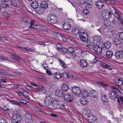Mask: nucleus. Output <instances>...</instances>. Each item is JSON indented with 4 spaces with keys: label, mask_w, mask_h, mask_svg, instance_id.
<instances>
[{
    "label": "nucleus",
    "mask_w": 123,
    "mask_h": 123,
    "mask_svg": "<svg viewBox=\"0 0 123 123\" xmlns=\"http://www.w3.org/2000/svg\"><path fill=\"white\" fill-rule=\"evenodd\" d=\"M122 12L118 10H116L115 12V16L117 21L119 22L121 26H123V18L121 15Z\"/></svg>",
    "instance_id": "nucleus-1"
},
{
    "label": "nucleus",
    "mask_w": 123,
    "mask_h": 123,
    "mask_svg": "<svg viewBox=\"0 0 123 123\" xmlns=\"http://www.w3.org/2000/svg\"><path fill=\"white\" fill-rule=\"evenodd\" d=\"M114 89H112V90L109 91L108 93V96L111 99H114L117 98L118 102L120 103V101L117 96V92L114 90H113Z\"/></svg>",
    "instance_id": "nucleus-2"
},
{
    "label": "nucleus",
    "mask_w": 123,
    "mask_h": 123,
    "mask_svg": "<svg viewBox=\"0 0 123 123\" xmlns=\"http://www.w3.org/2000/svg\"><path fill=\"white\" fill-rule=\"evenodd\" d=\"M11 4L15 7L22 8L23 5V3L21 1L18 0H13L10 2Z\"/></svg>",
    "instance_id": "nucleus-3"
},
{
    "label": "nucleus",
    "mask_w": 123,
    "mask_h": 123,
    "mask_svg": "<svg viewBox=\"0 0 123 123\" xmlns=\"http://www.w3.org/2000/svg\"><path fill=\"white\" fill-rule=\"evenodd\" d=\"M13 122L14 123H18L21 119V116L18 113H14L12 117Z\"/></svg>",
    "instance_id": "nucleus-4"
},
{
    "label": "nucleus",
    "mask_w": 123,
    "mask_h": 123,
    "mask_svg": "<svg viewBox=\"0 0 123 123\" xmlns=\"http://www.w3.org/2000/svg\"><path fill=\"white\" fill-rule=\"evenodd\" d=\"M91 51L98 54H101L102 52L101 48L97 44L94 46Z\"/></svg>",
    "instance_id": "nucleus-5"
},
{
    "label": "nucleus",
    "mask_w": 123,
    "mask_h": 123,
    "mask_svg": "<svg viewBox=\"0 0 123 123\" xmlns=\"http://www.w3.org/2000/svg\"><path fill=\"white\" fill-rule=\"evenodd\" d=\"M47 20L51 24H53L57 22V20L56 16L54 15L48 16V17Z\"/></svg>",
    "instance_id": "nucleus-6"
},
{
    "label": "nucleus",
    "mask_w": 123,
    "mask_h": 123,
    "mask_svg": "<svg viewBox=\"0 0 123 123\" xmlns=\"http://www.w3.org/2000/svg\"><path fill=\"white\" fill-rule=\"evenodd\" d=\"M53 100L52 97H46L44 101V103L46 106L51 105L53 104Z\"/></svg>",
    "instance_id": "nucleus-7"
},
{
    "label": "nucleus",
    "mask_w": 123,
    "mask_h": 123,
    "mask_svg": "<svg viewBox=\"0 0 123 123\" xmlns=\"http://www.w3.org/2000/svg\"><path fill=\"white\" fill-rule=\"evenodd\" d=\"M114 56L117 59H121L123 58V51L117 50L115 52Z\"/></svg>",
    "instance_id": "nucleus-8"
},
{
    "label": "nucleus",
    "mask_w": 123,
    "mask_h": 123,
    "mask_svg": "<svg viewBox=\"0 0 123 123\" xmlns=\"http://www.w3.org/2000/svg\"><path fill=\"white\" fill-rule=\"evenodd\" d=\"M87 48L91 51L93 48L94 45V42L91 40H88L86 43Z\"/></svg>",
    "instance_id": "nucleus-9"
},
{
    "label": "nucleus",
    "mask_w": 123,
    "mask_h": 123,
    "mask_svg": "<svg viewBox=\"0 0 123 123\" xmlns=\"http://www.w3.org/2000/svg\"><path fill=\"white\" fill-rule=\"evenodd\" d=\"M96 117L92 114L89 115L87 117V119L89 122L91 123L95 122L96 121Z\"/></svg>",
    "instance_id": "nucleus-10"
},
{
    "label": "nucleus",
    "mask_w": 123,
    "mask_h": 123,
    "mask_svg": "<svg viewBox=\"0 0 123 123\" xmlns=\"http://www.w3.org/2000/svg\"><path fill=\"white\" fill-rule=\"evenodd\" d=\"M25 118L27 123H31L33 121L31 115L30 114H26L25 115Z\"/></svg>",
    "instance_id": "nucleus-11"
},
{
    "label": "nucleus",
    "mask_w": 123,
    "mask_h": 123,
    "mask_svg": "<svg viewBox=\"0 0 123 123\" xmlns=\"http://www.w3.org/2000/svg\"><path fill=\"white\" fill-rule=\"evenodd\" d=\"M72 90L75 94L77 95H80L81 93L80 90L77 87H73L72 88Z\"/></svg>",
    "instance_id": "nucleus-12"
},
{
    "label": "nucleus",
    "mask_w": 123,
    "mask_h": 123,
    "mask_svg": "<svg viewBox=\"0 0 123 123\" xmlns=\"http://www.w3.org/2000/svg\"><path fill=\"white\" fill-rule=\"evenodd\" d=\"M90 96L94 98H97L98 96V93L94 90L91 91L90 93Z\"/></svg>",
    "instance_id": "nucleus-13"
},
{
    "label": "nucleus",
    "mask_w": 123,
    "mask_h": 123,
    "mask_svg": "<svg viewBox=\"0 0 123 123\" xmlns=\"http://www.w3.org/2000/svg\"><path fill=\"white\" fill-rule=\"evenodd\" d=\"M104 4L103 1L100 0H98L96 4L97 7L99 9L102 8L103 7Z\"/></svg>",
    "instance_id": "nucleus-14"
},
{
    "label": "nucleus",
    "mask_w": 123,
    "mask_h": 123,
    "mask_svg": "<svg viewBox=\"0 0 123 123\" xmlns=\"http://www.w3.org/2000/svg\"><path fill=\"white\" fill-rule=\"evenodd\" d=\"M70 53L71 57L72 58H75L76 56L75 53L74 52V49L71 47H70Z\"/></svg>",
    "instance_id": "nucleus-15"
},
{
    "label": "nucleus",
    "mask_w": 123,
    "mask_h": 123,
    "mask_svg": "<svg viewBox=\"0 0 123 123\" xmlns=\"http://www.w3.org/2000/svg\"><path fill=\"white\" fill-rule=\"evenodd\" d=\"M55 94L57 97H62L64 93L61 90L58 89L55 91Z\"/></svg>",
    "instance_id": "nucleus-16"
},
{
    "label": "nucleus",
    "mask_w": 123,
    "mask_h": 123,
    "mask_svg": "<svg viewBox=\"0 0 123 123\" xmlns=\"http://www.w3.org/2000/svg\"><path fill=\"white\" fill-rule=\"evenodd\" d=\"M80 65L83 67H86L88 65L86 60L84 59H81L80 61Z\"/></svg>",
    "instance_id": "nucleus-17"
},
{
    "label": "nucleus",
    "mask_w": 123,
    "mask_h": 123,
    "mask_svg": "<svg viewBox=\"0 0 123 123\" xmlns=\"http://www.w3.org/2000/svg\"><path fill=\"white\" fill-rule=\"evenodd\" d=\"M80 103L83 105H86L88 102V100L86 98L82 97L80 99Z\"/></svg>",
    "instance_id": "nucleus-18"
},
{
    "label": "nucleus",
    "mask_w": 123,
    "mask_h": 123,
    "mask_svg": "<svg viewBox=\"0 0 123 123\" xmlns=\"http://www.w3.org/2000/svg\"><path fill=\"white\" fill-rule=\"evenodd\" d=\"M31 6L34 9H37L38 6V3L37 1L33 2L31 4Z\"/></svg>",
    "instance_id": "nucleus-19"
},
{
    "label": "nucleus",
    "mask_w": 123,
    "mask_h": 123,
    "mask_svg": "<svg viewBox=\"0 0 123 123\" xmlns=\"http://www.w3.org/2000/svg\"><path fill=\"white\" fill-rule=\"evenodd\" d=\"M101 65L104 68L110 70H111L112 69V67L111 66L107 65L105 63H101Z\"/></svg>",
    "instance_id": "nucleus-20"
},
{
    "label": "nucleus",
    "mask_w": 123,
    "mask_h": 123,
    "mask_svg": "<svg viewBox=\"0 0 123 123\" xmlns=\"http://www.w3.org/2000/svg\"><path fill=\"white\" fill-rule=\"evenodd\" d=\"M40 6L43 9H46L48 7V3L45 1H42L41 3Z\"/></svg>",
    "instance_id": "nucleus-21"
},
{
    "label": "nucleus",
    "mask_w": 123,
    "mask_h": 123,
    "mask_svg": "<svg viewBox=\"0 0 123 123\" xmlns=\"http://www.w3.org/2000/svg\"><path fill=\"white\" fill-rule=\"evenodd\" d=\"M51 105L52 106V109H54L56 108H58L60 104L59 103L57 102V100H55V101L54 102V103L53 104H52Z\"/></svg>",
    "instance_id": "nucleus-22"
},
{
    "label": "nucleus",
    "mask_w": 123,
    "mask_h": 123,
    "mask_svg": "<svg viewBox=\"0 0 123 123\" xmlns=\"http://www.w3.org/2000/svg\"><path fill=\"white\" fill-rule=\"evenodd\" d=\"M81 94L84 98H86L89 95L88 92L85 90H82V91L81 92V93L80 94V95Z\"/></svg>",
    "instance_id": "nucleus-23"
},
{
    "label": "nucleus",
    "mask_w": 123,
    "mask_h": 123,
    "mask_svg": "<svg viewBox=\"0 0 123 123\" xmlns=\"http://www.w3.org/2000/svg\"><path fill=\"white\" fill-rule=\"evenodd\" d=\"M111 88L112 89H114L113 90H114V91L116 92L119 91L122 94H123V91L120 88L118 89L115 86H111Z\"/></svg>",
    "instance_id": "nucleus-24"
},
{
    "label": "nucleus",
    "mask_w": 123,
    "mask_h": 123,
    "mask_svg": "<svg viewBox=\"0 0 123 123\" xmlns=\"http://www.w3.org/2000/svg\"><path fill=\"white\" fill-rule=\"evenodd\" d=\"M101 40V37L99 36H98L95 37L93 38L94 42L96 43H99Z\"/></svg>",
    "instance_id": "nucleus-25"
},
{
    "label": "nucleus",
    "mask_w": 123,
    "mask_h": 123,
    "mask_svg": "<svg viewBox=\"0 0 123 123\" xmlns=\"http://www.w3.org/2000/svg\"><path fill=\"white\" fill-rule=\"evenodd\" d=\"M113 55V52L111 51L108 50L106 52V55L109 58H110L112 57Z\"/></svg>",
    "instance_id": "nucleus-26"
},
{
    "label": "nucleus",
    "mask_w": 123,
    "mask_h": 123,
    "mask_svg": "<svg viewBox=\"0 0 123 123\" xmlns=\"http://www.w3.org/2000/svg\"><path fill=\"white\" fill-rule=\"evenodd\" d=\"M69 86L66 84H63L62 86V89L64 91L66 92L69 89Z\"/></svg>",
    "instance_id": "nucleus-27"
},
{
    "label": "nucleus",
    "mask_w": 123,
    "mask_h": 123,
    "mask_svg": "<svg viewBox=\"0 0 123 123\" xmlns=\"http://www.w3.org/2000/svg\"><path fill=\"white\" fill-rule=\"evenodd\" d=\"M104 24L105 26L108 27V26H110L111 25V22L109 20H107V19H106L105 20Z\"/></svg>",
    "instance_id": "nucleus-28"
},
{
    "label": "nucleus",
    "mask_w": 123,
    "mask_h": 123,
    "mask_svg": "<svg viewBox=\"0 0 123 123\" xmlns=\"http://www.w3.org/2000/svg\"><path fill=\"white\" fill-rule=\"evenodd\" d=\"M92 1L91 0H88L86 1V4L87 5L86 7H88L89 9L91 7V5L92 4Z\"/></svg>",
    "instance_id": "nucleus-29"
},
{
    "label": "nucleus",
    "mask_w": 123,
    "mask_h": 123,
    "mask_svg": "<svg viewBox=\"0 0 123 123\" xmlns=\"http://www.w3.org/2000/svg\"><path fill=\"white\" fill-rule=\"evenodd\" d=\"M72 32V33L74 35H76L79 33L80 32L78 29L77 28H73Z\"/></svg>",
    "instance_id": "nucleus-30"
},
{
    "label": "nucleus",
    "mask_w": 123,
    "mask_h": 123,
    "mask_svg": "<svg viewBox=\"0 0 123 123\" xmlns=\"http://www.w3.org/2000/svg\"><path fill=\"white\" fill-rule=\"evenodd\" d=\"M111 43L109 42H107L104 43V46L105 47L106 49L110 48L111 46Z\"/></svg>",
    "instance_id": "nucleus-31"
},
{
    "label": "nucleus",
    "mask_w": 123,
    "mask_h": 123,
    "mask_svg": "<svg viewBox=\"0 0 123 123\" xmlns=\"http://www.w3.org/2000/svg\"><path fill=\"white\" fill-rule=\"evenodd\" d=\"M69 24L68 22L65 23L63 25V28L65 30H68L69 27Z\"/></svg>",
    "instance_id": "nucleus-32"
},
{
    "label": "nucleus",
    "mask_w": 123,
    "mask_h": 123,
    "mask_svg": "<svg viewBox=\"0 0 123 123\" xmlns=\"http://www.w3.org/2000/svg\"><path fill=\"white\" fill-rule=\"evenodd\" d=\"M101 98L102 100L104 102H107L108 100V98L106 95L104 94L102 96Z\"/></svg>",
    "instance_id": "nucleus-33"
},
{
    "label": "nucleus",
    "mask_w": 123,
    "mask_h": 123,
    "mask_svg": "<svg viewBox=\"0 0 123 123\" xmlns=\"http://www.w3.org/2000/svg\"><path fill=\"white\" fill-rule=\"evenodd\" d=\"M113 43L116 45H119L121 43V41L119 39L117 38L115 39L114 40Z\"/></svg>",
    "instance_id": "nucleus-34"
},
{
    "label": "nucleus",
    "mask_w": 123,
    "mask_h": 123,
    "mask_svg": "<svg viewBox=\"0 0 123 123\" xmlns=\"http://www.w3.org/2000/svg\"><path fill=\"white\" fill-rule=\"evenodd\" d=\"M107 14V12L104 11L102 12V15L103 17L106 19L108 18Z\"/></svg>",
    "instance_id": "nucleus-35"
},
{
    "label": "nucleus",
    "mask_w": 123,
    "mask_h": 123,
    "mask_svg": "<svg viewBox=\"0 0 123 123\" xmlns=\"http://www.w3.org/2000/svg\"><path fill=\"white\" fill-rule=\"evenodd\" d=\"M88 37L87 34L86 35H85L84 37L81 38L80 40L83 42H87L88 40Z\"/></svg>",
    "instance_id": "nucleus-36"
},
{
    "label": "nucleus",
    "mask_w": 123,
    "mask_h": 123,
    "mask_svg": "<svg viewBox=\"0 0 123 123\" xmlns=\"http://www.w3.org/2000/svg\"><path fill=\"white\" fill-rule=\"evenodd\" d=\"M31 25L30 28L32 29H34L35 28V25L34 24L35 21L31 20Z\"/></svg>",
    "instance_id": "nucleus-37"
},
{
    "label": "nucleus",
    "mask_w": 123,
    "mask_h": 123,
    "mask_svg": "<svg viewBox=\"0 0 123 123\" xmlns=\"http://www.w3.org/2000/svg\"><path fill=\"white\" fill-rule=\"evenodd\" d=\"M20 104L23 105H26L28 101L23 99H20L19 100Z\"/></svg>",
    "instance_id": "nucleus-38"
},
{
    "label": "nucleus",
    "mask_w": 123,
    "mask_h": 123,
    "mask_svg": "<svg viewBox=\"0 0 123 123\" xmlns=\"http://www.w3.org/2000/svg\"><path fill=\"white\" fill-rule=\"evenodd\" d=\"M46 97H52V93L50 91H48L46 94Z\"/></svg>",
    "instance_id": "nucleus-39"
},
{
    "label": "nucleus",
    "mask_w": 123,
    "mask_h": 123,
    "mask_svg": "<svg viewBox=\"0 0 123 123\" xmlns=\"http://www.w3.org/2000/svg\"><path fill=\"white\" fill-rule=\"evenodd\" d=\"M87 34L85 32H80L79 33V37L80 39H81V38L84 37V35H86Z\"/></svg>",
    "instance_id": "nucleus-40"
},
{
    "label": "nucleus",
    "mask_w": 123,
    "mask_h": 123,
    "mask_svg": "<svg viewBox=\"0 0 123 123\" xmlns=\"http://www.w3.org/2000/svg\"><path fill=\"white\" fill-rule=\"evenodd\" d=\"M13 58L15 60L18 61L19 62L20 61V60H21V59L18 56H17L16 55H13L12 56Z\"/></svg>",
    "instance_id": "nucleus-41"
},
{
    "label": "nucleus",
    "mask_w": 123,
    "mask_h": 123,
    "mask_svg": "<svg viewBox=\"0 0 123 123\" xmlns=\"http://www.w3.org/2000/svg\"><path fill=\"white\" fill-rule=\"evenodd\" d=\"M64 98L65 101H69V94L65 95L64 96Z\"/></svg>",
    "instance_id": "nucleus-42"
},
{
    "label": "nucleus",
    "mask_w": 123,
    "mask_h": 123,
    "mask_svg": "<svg viewBox=\"0 0 123 123\" xmlns=\"http://www.w3.org/2000/svg\"><path fill=\"white\" fill-rule=\"evenodd\" d=\"M59 62L61 64H62V66L64 68H65L66 67V65L65 64L64 62L62 61L61 59H59L58 60Z\"/></svg>",
    "instance_id": "nucleus-43"
},
{
    "label": "nucleus",
    "mask_w": 123,
    "mask_h": 123,
    "mask_svg": "<svg viewBox=\"0 0 123 123\" xmlns=\"http://www.w3.org/2000/svg\"><path fill=\"white\" fill-rule=\"evenodd\" d=\"M43 8H42L41 7V8H38L37 9V11L38 12V13L40 14L43 13L44 11L43 10Z\"/></svg>",
    "instance_id": "nucleus-44"
},
{
    "label": "nucleus",
    "mask_w": 123,
    "mask_h": 123,
    "mask_svg": "<svg viewBox=\"0 0 123 123\" xmlns=\"http://www.w3.org/2000/svg\"><path fill=\"white\" fill-rule=\"evenodd\" d=\"M56 46L57 49L58 50L62 49V44L60 43H58V44L56 45Z\"/></svg>",
    "instance_id": "nucleus-45"
},
{
    "label": "nucleus",
    "mask_w": 123,
    "mask_h": 123,
    "mask_svg": "<svg viewBox=\"0 0 123 123\" xmlns=\"http://www.w3.org/2000/svg\"><path fill=\"white\" fill-rule=\"evenodd\" d=\"M118 35L120 39L123 40V32H120L119 33Z\"/></svg>",
    "instance_id": "nucleus-46"
},
{
    "label": "nucleus",
    "mask_w": 123,
    "mask_h": 123,
    "mask_svg": "<svg viewBox=\"0 0 123 123\" xmlns=\"http://www.w3.org/2000/svg\"><path fill=\"white\" fill-rule=\"evenodd\" d=\"M1 6L2 7L6 8L8 6V5L7 4L5 3L2 2L1 4Z\"/></svg>",
    "instance_id": "nucleus-47"
},
{
    "label": "nucleus",
    "mask_w": 123,
    "mask_h": 123,
    "mask_svg": "<svg viewBox=\"0 0 123 123\" xmlns=\"http://www.w3.org/2000/svg\"><path fill=\"white\" fill-rule=\"evenodd\" d=\"M62 52L63 54L66 53L67 52L68 49L66 47H63L62 49Z\"/></svg>",
    "instance_id": "nucleus-48"
},
{
    "label": "nucleus",
    "mask_w": 123,
    "mask_h": 123,
    "mask_svg": "<svg viewBox=\"0 0 123 123\" xmlns=\"http://www.w3.org/2000/svg\"><path fill=\"white\" fill-rule=\"evenodd\" d=\"M22 94L23 96L27 97L28 96V93L24 91L22 92Z\"/></svg>",
    "instance_id": "nucleus-49"
},
{
    "label": "nucleus",
    "mask_w": 123,
    "mask_h": 123,
    "mask_svg": "<svg viewBox=\"0 0 123 123\" xmlns=\"http://www.w3.org/2000/svg\"><path fill=\"white\" fill-rule=\"evenodd\" d=\"M2 72V74L3 75H5L6 76H7L8 77H10L11 76V74H9L8 73H6L4 72Z\"/></svg>",
    "instance_id": "nucleus-50"
},
{
    "label": "nucleus",
    "mask_w": 123,
    "mask_h": 123,
    "mask_svg": "<svg viewBox=\"0 0 123 123\" xmlns=\"http://www.w3.org/2000/svg\"><path fill=\"white\" fill-rule=\"evenodd\" d=\"M0 123H7V122L6 120L1 118L0 119Z\"/></svg>",
    "instance_id": "nucleus-51"
},
{
    "label": "nucleus",
    "mask_w": 123,
    "mask_h": 123,
    "mask_svg": "<svg viewBox=\"0 0 123 123\" xmlns=\"http://www.w3.org/2000/svg\"><path fill=\"white\" fill-rule=\"evenodd\" d=\"M123 85V81L121 80V79H120L118 81V82L117 85L118 86H120L122 85Z\"/></svg>",
    "instance_id": "nucleus-52"
},
{
    "label": "nucleus",
    "mask_w": 123,
    "mask_h": 123,
    "mask_svg": "<svg viewBox=\"0 0 123 123\" xmlns=\"http://www.w3.org/2000/svg\"><path fill=\"white\" fill-rule=\"evenodd\" d=\"M83 13L86 14H88L89 13V12L86 9H84L83 10Z\"/></svg>",
    "instance_id": "nucleus-53"
},
{
    "label": "nucleus",
    "mask_w": 123,
    "mask_h": 123,
    "mask_svg": "<svg viewBox=\"0 0 123 123\" xmlns=\"http://www.w3.org/2000/svg\"><path fill=\"white\" fill-rule=\"evenodd\" d=\"M120 79L116 78L114 80V81L116 83V84L117 85L118 82V81Z\"/></svg>",
    "instance_id": "nucleus-54"
},
{
    "label": "nucleus",
    "mask_w": 123,
    "mask_h": 123,
    "mask_svg": "<svg viewBox=\"0 0 123 123\" xmlns=\"http://www.w3.org/2000/svg\"><path fill=\"white\" fill-rule=\"evenodd\" d=\"M11 103L12 104H13L14 105H20V104L17 101H14V100L12 101H11Z\"/></svg>",
    "instance_id": "nucleus-55"
},
{
    "label": "nucleus",
    "mask_w": 123,
    "mask_h": 123,
    "mask_svg": "<svg viewBox=\"0 0 123 123\" xmlns=\"http://www.w3.org/2000/svg\"><path fill=\"white\" fill-rule=\"evenodd\" d=\"M65 105H64L62 104V105H59L58 108H59L62 109H63L64 108H65Z\"/></svg>",
    "instance_id": "nucleus-56"
},
{
    "label": "nucleus",
    "mask_w": 123,
    "mask_h": 123,
    "mask_svg": "<svg viewBox=\"0 0 123 123\" xmlns=\"http://www.w3.org/2000/svg\"><path fill=\"white\" fill-rule=\"evenodd\" d=\"M74 97L73 96L70 94V102H71L72 101L74 100Z\"/></svg>",
    "instance_id": "nucleus-57"
},
{
    "label": "nucleus",
    "mask_w": 123,
    "mask_h": 123,
    "mask_svg": "<svg viewBox=\"0 0 123 123\" xmlns=\"http://www.w3.org/2000/svg\"><path fill=\"white\" fill-rule=\"evenodd\" d=\"M7 38L6 37H0V39L2 40L5 41V40H7Z\"/></svg>",
    "instance_id": "nucleus-58"
},
{
    "label": "nucleus",
    "mask_w": 123,
    "mask_h": 123,
    "mask_svg": "<svg viewBox=\"0 0 123 123\" xmlns=\"http://www.w3.org/2000/svg\"><path fill=\"white\" fill-rule=\"evenodd\" d=\"M46 73L47 74L49 75H51L52 74V73H51L50 70H49L48 69L46 70Z\"/></svg>",
    "instance_id": "nucleus-59"
},
{
    "label": "nucleus",
    "mask_w": 123,
    "mask_h": 123,
    "mask_svg": "<svg viewBox=\"0 0 123 123\" xmlns=\"http://www.w3.org/2000/svg\"><path fill=\"white\" fill-rule=\"evenodd\" d=\"M79 1L80 4L81 5H83L85 3V1L84 0H79Z\"/></svg>",
    "instance_id": "nucleus-60"
},
{
    "label": "nucleus",
    "mask_w": 123,
    "mask_h": 123,
    "mask_svg": "<svg viewBox=\"0 0 123 123\" xmlns=\"http://www.w3.org/2000/svg\"><path fill=\"white\" fill-rule=\"evenodd\" d=\"M99 84L101 86H106V85L105 84L103 83L100 82L99 83Z\"/></svg>",
    "instance_id": "nucleus-61"
},
{
    "label": "nucleus",
    "mask_w": 123,
    "mask_h": 123,
    "mask_svg": "<svg viewBox=\"0 0 123 123\" xmlns=\"http://www.w3.org/2000/svg\"><path fill=\"white\" fill-rule=\"evenodd\" d=\"M24 87L27 90H30V88H31V87L28 86H25Z\"/></svg>",
    "instance_id": "nucleus-62"
},
{
    "label": "nucleus",
    "mask_w": 123,
    "mask_h": 123,
    "mask_svg": "<svg viewBox=\"0 0 123 123\" xmlns=\"http://www.w3.org/2000/svg\"><path fill=\"white\" fill-rule=\"evenodd\" d=\"M107 17L108 18H109L110 17L111 15V13L110 12H107Z\"/></svg>",
    "instance_id": "nucleus-63"
},
{
    "label": "nucleus",
    "mask_w": 123,
    "mask_h": 123,
    "mask_svg": "<svg viewBox=\"0 0 123 123\" xmlns=\"http://www.w3.org/2000/svg\"><path fill=\"white\" fill-rule=\"evenodd\" d=\"M50 115L54 117H56L57 116V115L55 114L51 113L50 114Z\"/></svg>",
    "instance_id": "nucleus-64"
}]
</instances>
